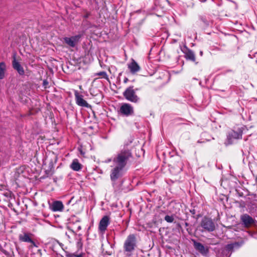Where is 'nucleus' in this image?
Listing matches in <instances>:
<instances>
[{
    "label": "nucleus",
    "instance_id": "1",
    "mask_svg": "<svg viewBox=\"0 0 257 257\" xmlns=\"http://www.w3.org/2000/svg\"><path fill=\"white\" fill-rule=\"evenodd\" d=\"M131 157L132 154L130 151L123 150L118 154L117 157L114 159V162L117 164V165L124 168L127 161Z\"/></svg>",
    "mask_w": 257,
    "mask_h": 257
},
{
    "label": "nucleus",
    "instance_id": "2",
    "mask_svg": "<svg viewBox=\"0 0 257 257\" xmlns=\"http://www.w3.org/2000/svg\"><path fill=\"white\" fill-rule=\"evenodd\" d=\"M123 95L127 100L133 103H137L140 100L133 86L127 87L123 92Z\"/></svg>",
    "mask_w": 257,
    "mask_h": 257
},
{
    "label": "nucleus",
    "instance_id": "3",
    "mask_svg": "<svg viewBox=\"0 0 257 257\" xmlns=\"http://www.w3.org/2000/svg\"><path fill=\"white\" fill-rule=\"evenodd\" d=\"M136 246V238L135 235L134 234L129 235L124 243V250L127 252H131L135 249Z\"/></svg>",
    "mask_w": 257,
    "mask_h": 257
},
{
    "label": "nucleus",
    "instance_id": "4",
    "mask_svg": "<svg viewBox=\"0 0 257 257\" xmlns=\"http://www.w3.org/2000/svg\"><path fill=\"white\" fill-rule=\"evenodd\" d=\"M201 227L206 231L211 232L215 229V224L212 219L205 217L201 222Z\"/></svg>",
    "mask_w": 257,
    "mask_h": 257
},
{
    "label": "nucleus",
    "instance_id": "5",
    "mask_svg": "<svg viewBox=\"0 0 257 257\" xmlns=\"http://www.w3.org/2000/svg\"><path fill=\"white\" fill-rule=\"evenodd\" d=\"M109 216H104L100 220L98 225V230L100 233L103 234L107 229V227L110 222Z\"/></svg>",
    "mask_w": 257,
    "mask_h": 257
},
{
    "label": "nucleus",
    "instance_id": "6",
    "mask_svg": "<svg viewBox=\"0 0 257 257\" xmlns=\"http://www.w3.org/2000/svg\"><path fill=\"white\" fill-rule=\"evenodd\" d=\"M120 112L125 115H130L134 113V108L130 104L123 103L120 108Z\"/></svg>",
    "mask_w": 257,
    "mask_h": 257
},
{
    "label": "nucleus",
    "instance_id": "7",
    "mask_svg": "<svg viewBox=\"0 0 257 257\" xmlns=\"http://www.w3.org/2000/svg\"><path fill=\"white\" fill-rule=\"evenodd\" d=\"M75 97L76 103L78 105L85 107H89L90 106L86 101L83 98V96L79 94L77 91L75 92Z\"/></svg>",
    "mask_w": 257,
    "mask_h": 257
},
{
    "label": "nucleus",
    "instance_id": "8",
    "mask_svg": "<svg viewBox=\"0 0 257 257\" xmlns=\"http://www.w3.org/2000/svg\"><path fill=\"white\" fill-rule=\"evenodd\" d=\"M241 220L246 227H250L254 222V219L246 214H243L241 216Z\"/></svg>",
    "mask_w": 257,
    "mask_h": 257
},
{
    "label": "nucleus",
    "instance_id": "9",
    "mask_svg": "<svg viewBox=\"0 0 257 257\" xmlns=\"http://www.w3.org/2000/svg\"><path fill=\"white\" fill-rule=\"evenodd\" d=\"M123 168L117 165L111 171L110 178L112 181H115L121 176V171Z\"/></svg>",
    "mask_w": 257,
    "mask_h": 257
},
{
    "label": "nucleus",
    "instance_id": "10",
    "mask_svg": "<svg viewBox=\"0 0 257 257\" xmlns=\"http://www.w3.org/2000/svg\"><path fill=\"white\" fill-rule=\"evenodd\" d=\"M50 208L53 211H62L64 208V205L61 201H55L52 203Z\"/></svg>",
    "mask_w": 257,
    "mask_h": 257
},
{
    "label": "nucleus",
    "instance_id": "11",
    "mask_svg": "<svg viewBox=\"0 0 257 257\" xmlns=\"http://www.w3.org/2000/svg\"><path fill=\"white\" fill-rule=\"evenodd\" d=\"M194 246L196 249L199 251L203 254H206L208 252V248L205 247L200 242L194 241Z\"/></svg>",
    "mask_w": 257,
    "mask_h": 257
},
{
    "label": "nucleus",
    "instance_id": "12",
    "mask_svg": "<svg viewBox=\"0 0 257 257\" xmlns=\"http://www.w3.org/2000/svg\"><path fill=\"white\" fill-rule=\"evenodd\" d=\"M13 66L16 69L20 75H23L25 73L23 68L21 66L19 62L16 61V58L14 57L13 61Z\"/></svg>",
    "mask_w": 257,
    "mask_h": 257
},
{
    "label": "nucleus",
    "instance_id": "13",
    "mask_svg": "<svg viewBox=\"0 0 257 257\" xmlns=\"http://www.w3.org/2000/svg\"><path fill=\"white\" fill-rule=\"evenodd\" d=\"M128 68L132 73H135L140 69L139 65L134 60H132V62L128 64Z\"/></svg>",
    "mask_w": 257,
    "mask_h": 257
},
{
    "label": "nucleus",
    "instance_id": "14",
    "mask_svg": "<svg viewBox=\"0 0 257 257\" xmlns=\"http://www.w3.org/2000/svg\"><path fill=\"white\" fill-rule=\"evenodd\" d=\"M79 38V36H76L71 38H64V41L69 46L74 47Z\"/></svg>",
    "mask_w": 257,
    "mask_h": 257
},
{
    "label": "nucleus",
    "instance_id": "15",
    "mask_svg": "<svg viewBox=\"0 0 257 257\" xmlns=\"http://www.w3.org/2000/svg\"><path fill=\"white\" fill-rule=\"evenodd\" d=\"M19 239L22 241L31 242L34 245H35V242L32 240L31 237V234H30L24 233L23 234H20L19 235Z\"/></svg>",
    "mask_w": 257,
    "mask_h": 257
},
{
    "label": "nucleus",
    "instance_id": "16",
    "mask_svg": "<svg viewBox=\"0 0 257 257\" xmlns=\"http://www.w3.org/2000/svg\"><path fill=\"white\" fill-rule=\"evenodd\" d=\"M71 168L75 171H78L81 170L82 165L77 159H74L73 160L72 163L70 165Z\"/></svg>",
    "mask_w": 257,
    "mask_h": 257
},
{
    "label": "nucleus",
    "instance_id": "17",
    "mask_svg": "<svg viewBox=\"0 0 257 257\" xmlns=\"http://www.w3.org/2000/svg\"><path fill=\"white\" fill-rule=\"evenodd\" d=\"M185 57L187 60H189L193 62L195 61V55L194 53L191 50H188L185 53Z\"/></svg>",
    "mask_w": 257,
    "mask_h": 257
},
{
    "label": "nucleus",
    "instance_id": "18",
    "mask_svg": "<svg viewBox=\"0 0 257 257\" xmlns=\"http://www.w3.org/2000/svg\"><path fill=\"white\" fill-rule=\"evenodd\" d=\"M6 69V64L4 62L0 63V79L5 77V73Z\"/></svg>",
    "mask_w": 257,
    "mask_h": 257
},
{
    "label": "nucleus",
    "instance_id": "19",
    "mask_svg": "<svg viewBox=\"0 0 257 257\" xmlns=\"http://www.w3.org/2000/svg\"><path fill=\"white\" fill-rule=\"evenodd\" d=\"M230 254L231 252L227 250L222 249L218 252L217 257H229Z\"/></svg>",
    "mask_w": 257,
    "mask_h": 257
},
{
    "label": "nucleus",
    "instance_id": "20",
    "mask_svg": "<svg viewBox=\"0 0 257 257\" xmlns=\"http://www.w3.org/2000/svg\"><path fill=\"white\" fill-rule=\"evenodd\" d=\"M239 137V134L235 133V132H231L228 135V144L231 143V142H230V140H231V138H235V139H238Z\"/></svg>",
    "mask_w": 257,
    "mask_h": 257
},
{
    "label": "nucleus",
    "instance_id": "21",
    "mask_svg": "<svg viewBox=\"0 0 257 257\" xmlns=\"http://www.w3.org/2000/svg\"><path fill=\"white\" fill-rule=\"evenodd\" d=\"M165 220L168 222H173L174 218L172 216L166 215L165 217Z\"/></svg>",
    "mask_w": 257,
    "mask_h": 257
},
{
    "label": "nucleus",
    "instance_id": "22",
    "mask_svg": "<svg viewBox=\"0 0 257 257\" xmlns=\"http://www.w3.org/2000/svg\"><path fill=\"white\" fill-rule=\"evenodd\" d=\"M234 248V245H233V243H232V244H228L226 247V248L225 249H224V250H227L229 252L232 249H233V248Z\"/></svg>",
    "mask_w": 257,
    "mask_h": 257
},
{
    "label": "nucleus",
    "instance_id": "23",
    "mask_svg": "<svg viewBox=\"0 0 257 257\" xmlns=\"http://www.w3.org/2000/svg\"><path fill=\"white\" fill-rule=\"evenodd\" d=\"M242 244V242H235L233 243V245H234V248L235 247H239V246H240L241 245V244Z\"/></svg>",
    "mask_w": 257,
    "mask_h": 257
},
{
    "label": "nucleus",
    "instance_id": "24",
    "mask_svg": "<svg viewBox=\"0 0 257 257\" xmlns=\"http://www.w3.org/2000/svg\"><path fill=\"white\" fill-rule=\"evenodd\" d=\"M98 75L101 76L103 77H105L107 76L106 73L105 72H101L98 73Z\"/></svg>",
    "mask_w": 257,
    "mask_h": 257
},
{
    "label": "nucleus",
    "instance_id": "25",
    "mask_svg": "<svg viewBox=\"0 0 257 257\" xmlns=\"http://www.w3.org/2000/svg\"><path fill=\"white\" fill-rule=\"evenodd\" d=\"M128 81V79L127 78H125L124 80V83H126Z\"/></svg>",
    "mask_w": 257,
    "mask_h": 257
}]
</instances>
